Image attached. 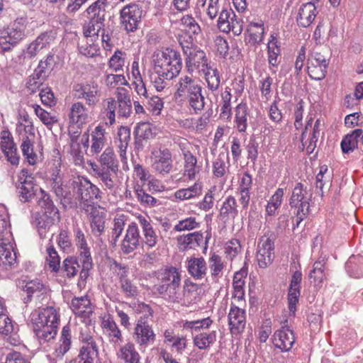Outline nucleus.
<instances>
[{
    "label": "nucleus",
    "instance_id": "obj_32",
    "mask_svg": "<svg viewBox=\"0 0 363 363\" xmlns=\"http://www.w3.org/2000/svg\"><path fill=\"white\" fill-rule=\"evenodd\" d=\"M203 240V233L194 232L183 235L177 238L178 245L183 250L195 249L199 247Z\"/></svg>",
    "mask_w": 363,
    "mask_h": 363
},
{
    "label": "nucleus",
    "instance_id": "obj_37",
    "mask_svg": "<svg viewBox=\"0 0 363 363\" xmlns=\"http://www.w3.org/2000/svg\"><path fill=\"white\" fill-rule=\"evenodd\" d=\"M90 225L93 235L99 237L105 229V217L103 213H100L96 207L91 208Z\"/></svg>",
    "mask_w": 363,
    "mask_h": 363
},
{
    "label": "nucleus",
    "instance_id": "obj_25",
    "mask_svg": "<svg viewBox=\"0 0 363 363\" xmlns=\"http://www.w3.org/2000/svg\"><path fill=\"white\" fill-rule=\"evenodd\" d=\"M55 220L57 218L48 214L36 212L32 215L31 223L38 229L40 237L43 238L45 237L47 231L53 225Z\"/></svg>",
    "mask_w": 363,
    "mask_h": 363
},
{
    "label": "nucleus",
    "instance_id": "obj_15",
    "mask_svg": "<svg viewBox=\"0 0 363 363\" xmlns=\"http://www.w3.org/2000/svg\"><path fill=\"white\" fill-rule=\"evenodd\" d=\"M134 145L136 153L143 152L150 145V140L155 138V133L150 123H140L134 130Z\"/></svg>",
    "mask_w": 363,
    "mask_h": 363
},
{
    "label": "nucleus",
    "instance_id": "obj_60",
    "mask_svg": "<svg viewBox=\"0 0 363 363\" xmlns=\"http://www.w3.org/2000/svg\"><path fill=\"white\" fill-rule=\"evenodd\" d=\"M50 184L52 189L55 194H61V187L63 186L62 174L60 169L57 167L52 169L50 175Z\"/></svg>",
    "mask_w": 363,
    "mask_h": 363
},
{
    "label": "nucleus",
    "instance_id": "obj_64",
    "mask_svg": "<svg viewBox=\"0 0 363 363\" xmlns=\"http://www.w3.org/2000/svg\"><path fill=\"white\" fill-rule=\"evenodd\" d=\"M228 158L224 152H220L213 164V173L216 177H222L225 174V159Z\"/></svg>",
    "mask_w": 363,
    "mask_h": 363
},
{
    "label": "nucleus",
    "instance_id": "obj_7",
    "mask_svg": "<svg viewBox=\"0 0 363 363\" xmlns=\"http://www.w3.org/2000/svg\"><path fill=\"white\" fill-rule=\"evenodd\" d=\"M76 245L78 249L79 259L82 268L80 272V279L85 281L89 276V271L93 267V261L90 248L88 247L84 233L79 228L74 229Z\"/></svg>",
    "mask_w": 363,
    "mask_h": 363
},
{
    "label": "nucleus",
    "instance_id": "obj_30",
    "mask_svg": "<svg viewBox=\"0 0 363 363\" xmlns=\"http://www.w3.org/2000/svg\"><path fill=\"white\" fill-rule=\"evenodd\" d=\"M237 201L234 196H229L223 202L219 216L225 223L230 218L234 219L238 215Z\"/></svg>",
    "mask_w": 363,
    "mask_h": 363
},
{
    "label": "nucleus",
    "instance_id": "obj_63",
    "mask_svg": "<svg viewBox=\"0 0 363 363\" xmlns=\"http://www.w3.org/2000/svg\"><path fill=\"white\" fill-rule=\"evenodd\" d=\"M182 24L191 34L196 35L201 33V27L196 20L190 15H186L181 19Z\"/></svg>",
    "mask_w": 363,
    "mask_h": 363
},
{
    "label": "nucleus",
    "instance_id": "obj_27",
    "mask_svg": "<svg viewBox=\"0 0 363 363\" xmlns=\"http://www.w3.org/2000/svg\"><path fill=\"white\" fill-rule=\"evenodd\" d=\"M80 263L82 262H80ZM82 268V264H79L78 257L74 256H68L63 260L62 264L60 266V271L64 277L71 279L74 277L79 272H80ZM81 281H82V280L79 279L78 284H80ZM85 281L86 280L83 281V282Z\"/></svg>",
    "mask_w": 363,
    "mask_h": 363
},
{
    "label": "nucleus",
    "instance_id": "obj_56",
    "mask_svg": "<svg viewBox=\"0 0 363 363\" xmlns=\"http://www.w3.org/2000/svg\"><path fill=\"white\" fill-rule=\"evenodd\" d=\"M6 311V309L1 301L0 306V333L8 335L12 333L13 326L11 320L5 313Z\"/></svg>",
    "mask_w": 363,
    "mask_h": 363
},
{
    "label": "nucleus",
    "instance_id": "obj_42",
    "mask_svg": "<svg viewBox=\"0 0 363 363\" xmlns=\"http://www.w3.org/2000/svg\"><path fill=\"white\" fill-rule=\"evenodd\" d=\"M21 287L23 291L27 294L26 296L23 298V302L25 303L30 302L35 294H39L44 289L43 284L38 280H31L26 283L23 282Z\"/></svg>",
    "mask_w": 363,
    "mask_h": 363
},
{
    "label": "nucleus",
    "instance_id": "obj_23",
    "mask_svg": "<svg viewBox=\"0 0 363 363\" xmlns=\"http://www.w3.org/2000/svg\"><path fill=\"white\" fill-rule=\"evenodd\" d=\"M186 268L189 274L196 280L204 279L207 274V264L203 257H187Z\"/></svg>",
    "mask_w": 363,
    "mask_h": 363
},
{
    "label": "nucleus",
    "instance_id": "obj_13",
    "mask_svg": "<svg viewBox=\"0 0 363 363\" xmlns=\"http://www.w3.org/2000/svg\"><path fill=\"white\" fill-rule=\"evenodd\" d=\"M74 96L78 99H84L89 106H94L99 101V85L92 81L85 84L79 83L74 86Z\"/></svg>",
    "mask_w": 363,
    "mask_h": 363
},
{
    "label": "nucleus",
    "instance_id": "obj_59",
    "mask_svg": "<svg viewBox=\"0 0 363 363\" xmlns=\"http://www.w3.org/2000/svg\"><path fill=\"white\" fill-rule=\"evenodd\" d=\"M303 191V184L301 182L297 183L289 199V206L291 208H296L298 203L304 202L306 200Z\"/></svg>",
    "mask_w": 363,
    "mask_h": 363
},
{
    "label": "nucleus",
    "instance_id": "obj_21",
    "mask_svg": "<svg viewBox=\"0 0 363 363\" xmlns=\"http://www.w3.org/2000/svg\"><path fill=\"white\" fill-rule=\"evenodd\" d=\"M101 328L104 335L111 345L114 347L121 345L123 341L122 333L113 318L103 319Z\"/></svg>",
    "mask_w": 363,
    "mask_h": 363
},
{
    "label": "nucleus",
    "instance_id": "obj_11",
    "mask_svg": "<svg viewBox=\"0 0 363 363\" xmlns=\"http://www.w3.org/2000/svg\"><path fill=\"white\" fill-rule=\"evenodd\" d=\"M18 177V184L16 188L19 199L22 202H28L35 196L37 191L35 178L26 169H23Z\"/></svg>",
    "mask_w": 363,
    "mask_h": 363
},
{
    "label": "nucleus",
    "instance_id": "obj_39",
    "mask_svg": "<svg viewBox=\"0 0 363 363\" xmlns=\"http://www.w3.org/2000/svg\"><path fill=\"white\" fill-rule=\"evenodd\" d=\"M69 116L72 123L82 125L86 123L88 115L83 104L77 102L72 105Z\"/></svg>",
    "mask_w": 363,
    "mask_h": 363
},
{
    "label": "nucleus",
    "instance_id": "obj_52",
    "mask_svg": "<svg viewBox=\"0 0 363 363\" xmlns=\"http://www.w3.org/2000/svg\"><path fill=\"white\" fill-rule=\"evenodd\" d=\"M86 11L89 15H91L89 20L94 22V23L97 24L99 27L97 28L98 30H101L104 27L106 10L100 7L94 8L92 5H90Z\"/></svg>",
    "mask_w": 363,
    "mask_h": 363
},
{
    "label": "nucleus",
    "instance_id": "obj_40",
    "mask_svg": "<svg viewBox=\"0 0 363 363\" xmlns=\"http://www.w3.org/2000/svg\"><path fill=\"white\" fill-rule=\"evenodd\" d=\"M99 162L104 166L103 169L106 168L107 170L113 173H116L118 169V161L112 148L107 147L105 149L99 158Z\"/></svg>",
    "mask_w": 363,
    "mask_h": 363
},
{
    "label": "nucleus",
    "instance_id": "obj_18",
    "mask_svg": "<svg viewBox=\"0 0 363 363\" xmlns=\"http://www.w3.org/2000/svg\"><path fill=\"white\" fill-rule=\"evenodd\" d=\"M234 127L240 133H246L248 125L252 124L250 110L245 102L238 104L234 110Z\"/></svg>",
    "mask_w": 363,
    "mask_h": 363
},
{
    "label": "nucleus",
    "instance_id": "obj_20",
    "mask_svg": "<svg viewBox=\"0 0 363 363\" xmlns=\"http://www.w3.org/2000/svg\"><path fill=\"white\" fill-rule=\"evenodd\" d=\"M140 233L137 224L132 222L129 224L125 238L123 240L121 250L125 255L133 252L140 245Z\"/></svg>",
    "mask_w": 363,
    "mask_h": 363
},
{
    "label": "nucleus",
    "instance_id": "obj_14",
    "mask_svg": "<svg viewBox=\"0 0 363 363\" xmlns=\"http://www.w3.org/2000/svg\"><path fill=\"white\" fill-rule=\"evenodd\" d=\"M302 281V273L299 270L295 271L290 281L287 301L288 308L290 316L295 317L296 311V306L299 302L301 296V284Z\"/></svg>",
    "mask_w": 363,
    "mask_h": 363
},
{
    "label": "nucleus",
    "instance_id": "obj_44",
    "mask_svg": "<svg viewBox=\"0 0 363 363\" xmlns=\"http://www.w3.org/2000/svg\"><path fill=\"white\" fill-rule=\"evenodd\" d=\"M216 341V332L215 330L209 333H201L196 335L193 342L199 350H206Z\"/></svg>",
    "mask_w": 363,
    "mask_h": 363
},
{
    "label": "nucleus",
    "instance_id": "obj_54",
    "mask_svg": "<svg viewBox=\"0 0 363 363\" xmlns=\"http://www.w3.org/2000/svg\"><path fill=\"white\" fill-rule=\"evenodd\" d=\"M203 72L208 88L212 91H216L220 83V77L218 70L211 67V69H206Z\"/></svg>",
    "mask_w": 363,
    "mask_h": 363
},
{
    "label": "nucleus",
    "instance_id": "obj_31",
    "mask_svg": "<svg viewBox=\"0 0 363 363\" xmlns=\"http://www.w3.org/2000/svg\"><path fill=\"white\" fill-rule=\"evenodd\" d=\"M89 342L88 344H84L80 348L78 357L79 363H94L98 357L99 349L95 341Z\"/></svg>",
    "mask_w": 363,
    "mask_h": 363
},
{
    "label": "nucleus",
    "instance_id": "obj_16",
    "mask_svg": "<svg viewBox=\"0 0 363 363\" xmlns=\"http://www.w3.org/2000/svg\"><path fill=\"white\" fill-rule=\"evenodd\" d=\"M152 167L160 174H168L172 169V153L168 148L152 152Z\"/></svg>",
    "mask_w": 363,
    "mask_h": 363
},
{
    "label": "nucleus",
    "instance_id": "obj_36",
    "mask_svg": "<svg viewBox=\"0 0 363 363\" xmlns=\"http://www.w3.org/2000/svg\"><path fill=\"white\" fill-rule=\"evenodd\" d=\"M281 48L278 44L276 36L274 34L270 35L267 43V57L270 66L277 67L280 62Z\"/></svg>",
    "mask_w": 363,
    "mask_h": 363
},
{
    "label": "nucleus",
    "instance_id": "obj_29",
    "mask_svg": "<svg viewBox=\"0 0 363 363\" xmlns=\"http://www.w3.org/2000/svg\"><path fill=\"white\" fill-rule=\"evenodd\" d=\"M118 359L123 363H140V356L135 350V345L128 342L121 346L116 353Z\"/></svg>",
    "mask_w": 363,
    "mask_h": 363
},
{
    "label": "nucleus",
    "instance_id": "obj_45",
    "mask_svg": "<svg viewBox=\"0 0 363 363\" xmlns=\"http://www.w3.org/2000/svg\"><path fill=\"white\" fill-rule=\"evenodd\" d=\"M234 18H235V13L231 9L223 8L217 21V27L219 30L223 33H229L230 27L228 26L231 19Z\"/></svg>",
    "mask_w": 363,
    "mask_h": 363
},
{
    "label": "nucleus",
    "instance_id": "obj_5",
    "mask_svg": "<svg viewBox=\"0 0 363 363\" xmlns=\"http://www.w3.org/2000/svg\"><path fill=\"white\" fill-rule=\"evenodd\" d=\"M69 188L76 194L82 209L87 212L89 208H94V199L101 198L99 189L83 177L74 179L70 182Z\"/></svg>",
    "mask_w": 363,
    "mask_h": 363
},
{
    "label": "nucleus",
    "instance_id": "obj_24",
    "mask_svg": "<svg viewBox=\"0 0 363 363\" xmlns=\"http://www.w3.org/2000/svg\"><path fill=\"white\" fill-rule=\"evenodd\" d=\"M317 7L315 4L311 1L304 3L301 5L296 21L300 27L307 28L314 21L317 14Z\"/></svg>",
    "mask_w": 363,
    "mask_h": 363
},
{
    "label": "nucleus",
    "instance_id": "obj_4",
    "mask_svg": "<svg viewBox=\"0 0 363 363\" xmlns=\"http://www.w3.org/2000/svg\"><path fill=\"white\" fill-rule=\"evenodd\" d=\"M28 21L17 18L0 30V53L11 52L27 35Z\"/></svg>",
    "mask_w": 363,
    "mask_h": 363
},
{
    "label": "nucleus",
    "instance_id": "obj_1",
    "mask_svg": "<svg viewBox=\"0 0 363 363\" xmlns=\"http://www.w3.org/2000/svg\"><path fill=\"white\" fill-rule=\"evenodd\" d=\"M33 333L40 345L53 340L57 335L60 315L52 306L33 311L28 318Z\"/></svg>",
    "mask_w": 363,
    "mask_h": 363
},
{
    "label": "nucleus",
    "instance_id": "obj_46",
    "mask_svg": "<svg viewBox=\"0 0 363 363\" xmlns=\"http://www.w3.org/2000/svg\"><path fill=\"white\" fill-rule=\"evenodd\" d=\"M209 268L213 280L217 281L222 276L224 264L222 257L216 253L211 254L209 259Z\"/></svg>",
    "mask_w": 363,
    "mask_h": 363
},
{
    "label": "nucleus",
    "instance_id": "obj_19",
    "mask_svg": "<svg viewBox=\"0 0 363 363\" xmlns=\"http://www.w3.org/2000/svg\"><path fill=\"white\" fill-rule=\"evenodd\" d=\"M176 91L174 96L176 100H183L195 92L201 86L192 77L188 75L182 76L175 85Z\"/></svg>",
    "mask_w": 363,
    "mask_h": 363
},
{
    "label": "nucleus",
    "instance_id": "obj_58",
    "mask_svg": "<svg viewBox=\"0 0 363 363\" xmlns=\"http://www.w3.org/2000/svg\"><path fill=\"white\" fill-rule=\"evenodd\" d=\"M21 147L23 155L28 160V163L32 165L35 164L37 156L33 152V143L28 136L23 137Z\"/></svg>",
    "mask_w": 363,
    "mask_h": 363
},
{
    "label": "nucleus",
    "instance_id": "obj_35",
    "mask_svg": "<svg viewBox=\"0 0 363 363\" xmlns=\"http://www.w3.org/2000/svg\"><path fill=\"white\" fill-rule=\"evenodd\" d=\"M249 33L248 43L252 45L260 44L264 39V28L262 21L259 22H251L248 26Z\"/></svg>",
    "mask_w": 363,
    "mask_h": 363
},
{
    "label": "nucleus",
    "instance_id": "obj_6",
    "mask_svg": "<svg viewBox=\"0 0 363 363\" xmlns=\"http://www.w3.org/2000/svg\"><path fill=\"white\" fill-rule=\"evenodd\" d=\"M179 45L185 56V67L188 73L192 74L197 69L202 72H205L206 69H211L203 50L194 45L192 42H186V44L184 45L183 42L179 41Z\"/></svg>",
    "mask_w": 363,
    "mask_h": 363
},
{
    "label": "nucleus",
    "instance_id": "obj_57",
    "mask_svg": "<svg viewBox=\"0 0 363 363\" xmlns=\"http://www.w3.org/2000/svg\"><path fill=\"white\" fill-rule=\"evenodd\" d=\"M213 323V320L209 318H206L196 320H186L183 323V328L186 330L199 331L202 329L208 328Z\"/></svg>",
    "mask_w": 363,
    "mask_h": 363
},
{
    "label": "nucleus",
    "instance_id": "obj_10",
    "mask_svg": "<svg viewBox=\"0 0 363 363\" xmlns=\"http://www.w3.org/2000/svg\"><path fill=\"white\" fill-rule=\"evenodd\" d=\"M133 337L135 342L140 347L146 348L155 341L156 335L152 326L147 322L145 315L140 316L136 321Z\"/></svg>",
    "mask_w": 363,
    "mask_h": 363
},
{
    "label": "nucleus",
    "instance_id": "obj_62",
    "mask_svg": "<svg viewBox=\"0 0 363 363\" xmlns=\"http://www.w3.org/2000/svg\"><path fill=\"white\" fill-rule=\"evenodd\" d=\"M71 330L68 325L64 326L62 330L60 336V352L62 354H65L70 348L71 346Z\"/></svg>",
    "mask_w": 363,
    "mask_h": 363
},
{
    "label": "nucleus",
    "instance_id": "obj_41",
    "mask_svg": "<svg viewBox=\"0 0 363 363\" xmlns=\"http://www.w3.org/2000/svg\"><path fill=\"white\" fill-rule=\"evenodd\" d=\"M202 194V185L201 183L196 182L194 185L180 189L175 191L174 196L179 200H187L201 196Z\"/></svg>",
    "mask_w": 363,
    "mask_h": 363
},
{
    "label": "nucleus",
    "instance_id": "obj_47",
    "mask_svg": "<svg viewBox=\"0 0 363 363\" xmlns=\"http://www.w3.org/2000/svg\"><path fill=\"white\" fill-rule=\"evenodd\" d=\"M201 289L200 285L193 282L190 279L184 281V296L188 303L196 302L198 298V291Z\"/></svg>",
    "mask_w": 363,
    "mask_h": 363
},
{
    "label": "nucleus",
    "instance_id": "obj_17",
    "mask_svg": "<svg viewBox=\"0 0 363 363\" xmlns=\"http://www.w3.org/2000/svg\"><path fill=\"white\" fill-rule=\"evenodd\" d=\"M295 342L294 333L288 326H283L273 335V344L281 352H289Z\"/></svg>",
    "mask_w": 363,
    "mask_h": 363
},
{
    "label": "nucleus",
    "instance_id": "obj_49",
    "mask_svg": "<svg viewBox=\"0 0 363 363\" xmlns=\"http://www.w3.org/2000/svg\"><path fill=\"white\" fill-rule=\"evenodd\" d=\"M39 206L42 208L41 213L48 214L57 218V220H60V217L58 208L55 206L49 195L45 194L42 197L39 201Z\"/></svg>",
    "mask_w": 363,
    "mask_h": 363
},
{
    "label": "nucleus",
    "instance_id": "obj_33",
    "mask_svg": "<svg viewBox=\"0 0 363 363\" xmlns=\"http://www.w3.org/2000/svg\"><path fill=\"white\" fill-rule=\"evenodd\" d=\"M105 129L103 126L99 125L91 132V145L89 152L94 155L99 154L103 149L106 143Z\"/></svg>",
    "mask_w": 363,
    "mask_h": 363
},
{
    "label": "nucleus",
    "instance_id": "obj_26",
    "mask_svg": "<svg viewBox=\"0 0 363 363\" xmlns=\"http://www.w3.org/2000/svg\"><path fill=\"white\" fill-rule=\"evenodd\" d=\"M71 308L75 315L84 318H89L93 313L91 301L86 296L74 297L71 301Z\"/></svg>",
    "mask_w": 363,
    "mask_h": 363
},
{
    "label": "nucleus",
    "instance_id": "obj_12",
    "mask_svg": "<svg viewBox=\"0 0 363 363\" xmlns=\"http://www.w3.org/2000/svg\"><path fill=\"white\" fill-rule=\"evenodd\" d=\"M274 238L263 235L258 242L257 249V260L260 268H266L274 260Z\"/></svg>",
    "mask_w": 363,
    "mask_h": 363
},
{
    "label": "nucleus",
    "instance_id": "obj_50",
    "mask_svg": "<svg viewBox=\"0 0 363 363\" xmlns=\"http://www.w3.org/2000/svg\"><path fill=\"white\" fill-rule=\"evenodd\" d=\"M33 107L36 116L48 128L51 129L52 125L58 122L57 116L51 115L50 113L42 108L40 105L35 104Z\"/></svg>",
    "mask_w": 363,
    "mask_h": 363
},
{
    "label": "nucleus",
    "instance_id": "obj_38",
    "mask_svg": "<svg viewBox=\"0 0 363 363\" xmlns=\"http://www.w3.org/2000/svg\"><path fill=\"white\" fill-rule=\"evenodd\" d=\"M118 143L120 156L125 158L126 150L130 140V128L128 126L121 125L117 133Z\"/></svg>",
    "mask_w": 363,
    "mask_h": 363
},
{
    "label": "nucleus",
    "instance_id": "obj_8",
    "mask_svg": "<svg viewBox=\"0 0 363 363\" xmlns=\"http://www.w3.org/2000/svg\"><path fill=\"white\" fill-rule=\"evenodd\" d=\"M143 10L142 5L130 3L125 5L120 11L121 27L127 32H135L141 22Z\"/></svg>",
    "mask_w": 363,
    "mask_h": 363
},
{
    "label": "nucleus",
    "instance_id": "obj_2",
    "mask_svg": "<svg viewBox=\"0 0 363 363\" xmlns=\"http://www.w3.org/2000/svg\"><path fill=\"white\" fill-rule=\"evenodd\" d=\"M154 71L164 79L171 80L177 77L183 67L182 55L179 50L167 47L154 55Z\"/></svg>",
    "mask_w": 363,
    "mask_h": 363
},
{
    "label": "nucleus",
    "instance_id": "obj_3",
    "mask_svg": "<svg viewBox=\"0 0 363 363\" xmlns=\"http://www.w3.org/2000/svg\"><path fill=\"white\" fill-rule=\"evenodd\" d=\"M159 284L153 286L155 293L171 303H179L182 276L179 270L170 266L159 271L156 276Z\"/></svg>",
    "mask_w": 363,
    "mask_h": 363
},
{
    "label": "nucleus",
    "instance_id": "obj_9",
    "mask_svg": "<svg viewBox=\"0 0 363 363\" xmlns=\"http://www.w3.org/2000/svg\"><path fill=\"white\" fill-rule=\"evenodd\" d=\"M8 220L0 217V271H7L16 262V256L9 240L1 237L7 230Z\"/></svg>",
    "mask_w": 363,
    "mask_h": 363
},
{
    "label": "nucleus",
    "instance_id": "obj_55",
    "mask_svg": "<svg viewBox=\"0 0 363 363\" xmlns=\"http://www.w3.org/2000/svg\"><path fill=\"white\" fill-rule=\"evenodd\" d=\"M310 200L311 198L306 200L304 202L298 203L296 208H295L296 211L294 212L296 217V223L294 224V229L298 228L300 223L307 218L310 211Z\"/></svg>",
    "mask_w": 363,
    "mask_h": 363
},
{
    "label": "nucleus",
    "instance_id": "obj_61",
    "mask_svg": "<svg viewBox=\"0 0 363 363\" xmlns=\"http://www.w3.org/2000/svg\"><path fill=\"white\" fill-rule=\"evenodd\" d=\"M231 99L230 89L225 87V91L221 93V114L228 118L231 116Z\"/></svg>",
    "mask_w": 363,
    "mask_h": 363
},
{
    "label": "nucleus",
    "instance_id": "obj_43",
    "mask_svg": "<svg viewBox=\"0 0 363 363\" xmlns=\"http://www.w3.org/2000/svg\"><path fill=\"white\" fill-rule=\"evenodd\" d=\"M184 174L190 179H194L196 174L200 170L199 167L196 165L197 160L196 157L190 151L187 150L184 152Z\"/></svg>",
    "mask_w": 363,
    "mask_h": 363
},
{
    "label": "nucleus",
    "instance_id": "obj_53",
    "mask_svg": "<svg viewBox=\"0 0 363 363\" xmlns=\"http://www.w3.org/2000/svg\"><path fill=\"white\" fill-rule=\"evenodd\" d=\"M86 39V41L84 44L78 45L79 52L87 57L98 56L100 54V48L98 44L94 43L96 40L90 41V39Z\"/></svg>",
    "mask_w": 363,
    "mask_h": 363
},
{
    "label": "nucleus",
    "instance_id": "obj_48",
    "mask_svg": "<svg viewBox=\"0 0 363 363\" xmlns=\"http://www.w3.org/2000/svg\"><path fill=\"white\" fill-rule=\"evenodd\" d=\"M202 87L197 89L195 92H193L186 99L189 102V106L193 108L195 113L201 112L205 105L204 96L202 95Z\"/></svg>",
    "mask_w": 363,
    "mask_h": 363
},
{
    "label": "nucleus",
    "instance_id": "obj_28",
    "mask_svg": "<svg viewBox=\"0 0 363 363\" xmlns=\"http://www.w3.org/2000/svg\"><path fill=\"white\" fill-rule=\"evenodd\" d=\"M138 221L143 229L144 236L143 242L148 250L155 247L158 241V237L152 224L147 219L142 216L138 217Z\"/></svg>",
    "mask_w": 363,
    "mask_h": 363
},
{
    "label": "nucleus",
    "instance_id": "obj_51",
    "mask_svg": "<svg viewBox=\"0 0 363 363\" xmlns=\"http://www.w3.org/2000/svg\"><path fill=\"white\" fill-rule=\"evenodd\" d=\"M46 252L48 254V256L46 257V262L48 264L50 271L55 273L59 272L60 269V257L58 252L52 245H50L47 247Z\"/></svg>",
    "mask_w": 363,
    "mask_h": 363
},
{
    "label": "nucleus",
    "instance_id": "obj_22",
    "mask_svg": "<svg viewBox=\"0 0 363 363\" xmlns=\"http://www.w3.org/2000/svg\"><path fill=\"white\" fill-rule=\"evenodd\" d=\"M228 323L232 333H240L245 327V311L232 304L228 315Z\"/></svg>",
    "mask_w": 363,
    "mask_h": 363
},
{
    "label": "nucleus",
    "instance_id": "obj_34",
    "mask_svg": "<svg viewBox=\"0 0 363 363\" xmlns=\"http://www.w3.org/2000/svg\"><path fill=\"white\" fill-rule=\"evenodd\" d=\"M345 269L350 277L359 279L363 277V256L352 255L345 263Z\"/></svg>",
    "mask_w": 363,
    "mask_h": 363
}]
</instances>
